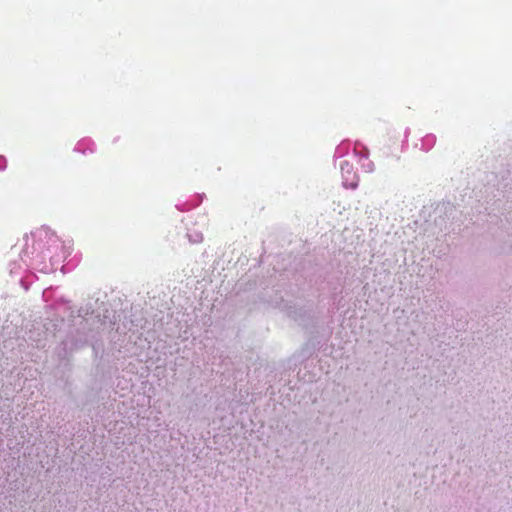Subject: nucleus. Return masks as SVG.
Returning a JSON list of instances; mask_svg holds the SVG:
<instances>
[{
	"instance_id": "1",
	"label": "nucleus",
	"mask_w": 512,
	"mask_h": 512,
	"mask_svg": "<svg viewBox=\"0 0 512 512\" xmlns=\"http://www.w3.org/2000/svg\"><path fill=\"white\" fill-rule=\"evenodd\" d=\"M33 236V249L37 256H45L59 247L56 234L48 229H38Z\"/></svg>"
}]
</instances>
